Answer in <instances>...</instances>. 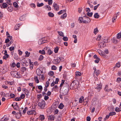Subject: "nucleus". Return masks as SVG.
<instances>
[{
  "mask_svg": "<svg viewBox=\"0 0 121 121\" xmlns=\"http://www.w3.org/2000/svg\"><path fill=\"white\" fill-rule=\"evenodd\" d=\"M47 37H45L39 39L38 41V43L39 45H41L47 42Z\"/></svg>",
  "mask_w": 121,
  "mask_h": 121,
  "instance_id": "f257e3e1",
  "label": "nucleus"
},
{
  "mask_svg": "<svg viewBox=\"0 0 121 121\" xmlns=\"http://www.w3.org/2000/svg\"><path fill=\"white\" fill-rule=\"evenodd\" d=\"M45 105V102L44 100L42 101L41 102L38 103V105L41 109L44 108Z\"/></svg>",
  "mask_w": 121,
  "mask_h": 121,
  "instance_id": "f03ea898",
  "label": "nucleus"
},
{
  "mask_svg": "<svg viewBox=\"0 0 121 121\" xmlns=\"http://www.w3.org/2000/svg\"><path fill=\"white\" fill-rule=\"evenodd\" d=\"M53 7L55 10L57 11L59 10V6L56 3H54L53 4Z\"/></svg>",
  "mask_w": 121,
  "mask_h": 121,
  "instance_id": "7ed1b4c3",
  "label": "nucleus"
},
{
  "mask_svg": "<svg viewBox=\"0 0 121 121\" xmlns=\"http://www.w3.org/2000/svg\"><path fill=\"white\" fill-rule=\"evenodd\" d=\"M93 69L94 70V73H95L96 75L97 76H98L100 73V71L98 70H96V68L95 67L93 68Z\"/></svg>",
  "mask_w": 121,
  "mask_h": 121,
  "instance_id": "20e7f679",
  "label": "nucleus"
},
{
  "mask_svg": "<svg viewBox=\"0 0 121 121\" xmlns=\"http://www.w3.org/2000/svg\"><path fill=\"white\" fill-rule=\"evenodd\" d=\"M95 88L97 90V91H99L102 88V85L101 84H97L96 86L95 87Z\"/></svg>",
  "mask_w": 121,
  "mask_h": 121,
  "instance_id": "39448f33",
  "label": "nucleus"
},
{
  "mask_svg": "<svg viewBox=\"0 0 121 121\" xmlns=\"http://www.w3.org/2000/svg\"><path fill=\"white\" fill-rule=\"evenodd\" d=\"M27 113L28 115L33 114H36V112L35 110H33L28 111L27 112Z\"/></svg>",
  "mask_w": 121,
  "mask_h": 121,
  "instance_id": "423d86ee",
  "label": "nucleus"
},
{
  "mask_svg": "<svg viewBox=\"0 0 121 121\" xmlns=\"http://www.w3.org/2000/svg\"><path fill=\"white\" fill-rule=\"evenodd\" d=\"M78 21L79 23H86V20H85V19L84 17H79Z\"/></svg>",
  "mask_w": 121,
  "mask_h": 121,
  "instance_id": "0eeeda50",
  "label": "nucleus"
},
{
  "mask_svg": "<svg viewBox=\"0 0 121 121\" xmlns=\"http://www.w3.org/2000/svg\"><path fill=\"white\" fill-rule=\"evenodd\" d=\"M119 12H118L116 14V15H115L114 16V17H113L112 19V22H115V20L117 18V16L119 15Z\"/></svg>",
  "mask_w": 121,
  "mask_h": 121,
  "instance_id": "6e6552de",
  "label": "nucleus"
},
{
  "mask_svg": "<svg viewBox=\"0 0 121 121\" xmlns=\"http://www.w3.org/2000/svg\"><path fill=\"white\" fill-rule=\"evenodd\" d=\"M68 88H67V89H65L62 92L63 95L65 96L67 95L68 92Z\"/></svg>",
  "mask_w": 121,
  "mask_h": 121,
  "instance_id": "1a4fd4ad",
  "label": "nucleus"
},
{
  "mask_svg": "<svg viewBox=\"0 0 121 121\" xmlns=\"http://www.w3.org/2000/svg\"><path fill=\"white\" fill-rule=\"evenodd\" d=\"M22 116L21 111V110L19 111V112L17 113L16 115V117L18 118H19Z\"/></svg>",
  "mask_w": 121,
  "mask_h": 121,
  "instance_id": "9d476101",
  "label": "nucleus"
},
{
  "mask_svg": "<svg viewBox=\"0 0 121 121\" xmlns=\"http://www.w3.org/2000/svg\"><path fill=\"white\" fill-rule=\"evenodd\" d=\"M55 117L54 115H51L48 116V119L50 120H54Z\"/></svg>",
  "mask_w": 121,
  "mask_h": 121,
  "instance_id": "9b49d317",
  "label": "nucleus"
},
{
  "mask_svg": "<svg viewBox=\"0 0 121 121\" xmlns=\"http://www.w3.org/2000/svg\"><path fill=\"white\" fill-rule=\"evenodd\" d=\"M36 73L38 75H41V70L39 69H37L36 70Z\"/></svg>",
  "mask_w": 121,
  "mask_h": 121,
  "instance_id": "f8f14e48",
  "label": "nucleus"
},
{
  "mask_svg": "<svg viewBox=\"0 0 121 121\" xmlns=\"http://www.w3.org/2000/svg\"><path fill=\"white\" fill-rule=\"evenodd\" d=\"M108 85H106L105 87L104 88V90L106 91H107V92H109L110 91H112V89H108Z\"/></svg>",
  "mask_w": 121,
  "mask_h": 121,
  "instance_id": "ddd939ff",
  "label": "nucleus"
},
{
  "mask_svg": "<svg viewBox=\"0 0 121 121\" xmlns=\"http://www.w3.org/2000/svg\"><path fill=\"white\" fill-rule=\"evenodd\" d=\"M7 9L9 12H12L13 9V7L11 6H10L9 7H8Z\"/></svg>",
  "mask_w": 121,
  "mask_h": 121,
  "instance_id": "4468645a",
  "label": "nucleus"
},
{
  "mask_svg": "<svg viewBox=\"0 0 121 121\" xmlns=\"http://www.w3.org/2000/svg\"><path fill=\"white\" fill-rule=\"evenodd\" d=\"M110 41L109 39L107 38H105L103 39V41L104 43H108Z\"/></svg>",
  "mask_w": 121,
  "mask_h": 121,
  "instance_id": "2eb2a0df",
  "label": "nucleus"
},
{
  "mask_svg": "<svg viewBox=\"0 0 121 121\" xmlns=\"http://www.w3.org/2000/svg\"><path fill=\"white\" fill-rule=\"evenodd\" d=\"M65 12L66 10H61L58 13V14L59 15H60L63 13H65Z\"/></svg>",
  "mask_w": 121,
  "mask_h": 121,
  "instance_id": "dca6fc26",
  "label": "nucleus"
},
{
  "mask_svg": "<svg viewBox=\"0 0 121 121\" xmlns=\"http://www.w3.org/2000/svg\"><path fill=\"white\" fill-rule=\"evenodd\" d=\"M9 119L8 118H4L3 117L1 119L0 121H7Z\"/></svg>",
  "mask_w": 121,
  "mask_h": 121,
  "instance_id": "f3484780",
  "label": "nucleus"
},
{
  "mask_svg": "<svg viewBox=\"0 0 121 121\" xmlns=\"http://www.w3.org/2000/svg\"><path fill=\"white\" fill-rule=\"evenodd\" d=\"M84 97L82 96H81L79 99V102L80 103H82L84 101Z\"/></svg>",
  "mask_w": 121,
  "mask_h": 121,
  "instance_id": "a211bd4d",
  "label": "nucleus"
},
{
  "mask_svg": "<svg viewBox=\"0 0 121 121\" xmlns=\"http://www.w3.org/2000/svg\"><path fill=\"white\" fill-rule=\"evenodd\" d=\"M19 24H17L15 25V26L14 27V30H18L19 28Z\"/></svg>",
  "mask_w": 121,
  "mask_h": 121,
  "instance_id": "6ab92c4d",
  "label": "nucleus"
},
{
  "mask_svg": "<svg viewBox=\"0 0 121 121\" xmlns=\"http://www.w3.org/2000/svg\"><path fill=\"white\" fill-rule=\"evenodd\" d=\"M48 15L50 17H53L54 16V14L51 12H49L48 13Z\"/></svg>",
  "mask_w": 121,
  "mask_h": 121,
  "instance_id": "aec40b11",
  "label": "nucleus"
},
{
  "mask_svg": "<svg viewBox=\"0 0 121 121\" xmlns=\"http://www.w3.org/2000/svg\"><path fill=\"white\" fill-rule=\"evenodd\" d=\"M25 15H23L20 17V20L21 21H24L25 19Z\"/></svg>",
  "mask_w": 121,
  "mask_h": 121,
  "instance_id": "412c9836",
  "label": "nucleus"
},
{
  "mask_svg": "<svg viewBox=\"0 0 121 121\" xmlns=\"http://www.w3.org/2000/svg\"><path fill=\"white\" fill-rule=\"evenodd\" d=\"M57 32L60 36H61L62 37L64 36V33L62 32L61 31H58Z\"/></svg>",
  "mask_w": 121,
  "mask_h": 121,
  "instance_id": "4be33fe9",
  "label": "nucleus"
},
{
  "mask_svg": "<svg viewBox=\"0 0 121 121\" xmlns=\"http://www.w3.org/2000/svg\"><path fill=\"white\" fill-rule=\"evenodd\" d=\"M94 17L96 18H98L99 17V16L97 13H95L94 15Z\"/></svg>",
  "mask_w": 121,
  "mask_h": 121,
  "instance_id": "5701e85b",
  "label": "nucleus"
},
{
  "mask_svg": "<svg viewBox=\"0 0 121 121\" xmlns=\"http://www.w3.org/2000/svg\"><path fill=\"white\" fill-rule=\"evenodd\" d=\"M64 106L63 104L62 103H60L58 106V108L61 109H62Z\"/></svg>",
  "mask_w": 121,
  "mask_h": 121,
  "instance_id": "b1692460",
  "label": "nucleus"
},
{
  "mask_svg": "<svg viewBox=\"0 0 121 121\" xmlns=\"http://www.w3.org/2000/svg\"><path fill=\"white\" fill-rule=\"evenodd\" d=\"M39 118L41 120L43 121L45 117L43 115H42L40 116Z\"/></svg>",
  "mask_w": 121,
  "mask_h": 121,
  "instance_id": "393cba45",
  "label": "nucleus"
},
{
  "mask_svg": "<svg viewBox=\"0 0 121 121\" xmlns=\"http://www.w3.org/2000/svg\"><path fill=\"white\" fill-rule=\"evenodd\" d=\"M44 5V4L43 3H37V6L38 7H41Z\"/></svg>",
  "mask_w": 121,
  "mask_h": 121,
  "instance_id": "a878e982",
  "label": "nucleus"
},
{
  "mask_svg": "<svg viewBox=\"0 0 121 121\" xmlns=\"http://www.w3.org/2000/svg\"><path fill=\"white\" fill-rule=\"evenodd\" d=\"M67 16V14L66 13H64L61 16V18L63 19L65 18Z\"/></svg>",
  "mask_w": 121,
  "mask_h": 121,
  "instance_id": "bb28decb",
  "label": "nucleus"
},
{
  "mask_svg": "<svg viewBox=\"0 0 121 121\" xmlns=\"http://www.w3.org/2000/svg\"><path fill=\"white\" fill-rule=\"evenodd\" d=\"M9 56V55L8 54H6L5 55L3 56V58L4 59L6 60Z\"/></svg>",
  "mask_w": 121,
  "mask_h": 121,
  "instance_id": "cd10ccee",
  "label": "nucleus"
},
{
  "mask_svg": "<svg viewBox=\"0 0 121 121\" xmlns=\"http://www.w3.org/2000/svg\"><path fill=\"white\" fill-rule=\"evenodd\" d=\"M34 79L35 80L37 83H39V80L38 78L36 76H35Z\"/></svg>",
  "mask_w": 121,
  "mask_h": 121,
  "instance_id": "c85d7f7f",
  "label": "nucleus"
},
{
  "mask_svg": "<svg viewBox=\"0 0 121 121\" xmlns=\"http://www.w3.org/2000/svg\"><path fill=\"white\" fill-rule=\"evenodd\" d=\"M84 18L85 19V20L86 21V23H88L90 21V19L89 17H84Z\"/></svg>",
  "mask_w": 121,
  "mask_h": 121,
  "instance_id": "c756f323",
  "label": "nucleus"
},
{
  "mask_svg": "<svg viewBox=\"0 0 121 121\" xmlns=\"http://www.w3.org/2000/svg\"><path fill=\"white\" fill-rule=\"evenodd\" d=\"M39 52L40 53L42 54H45V51L43 50H40L39 51Z\"/></svg>",
  "mask_w": 121,
  "mask_h": 121,
  "instance_id": "7c9ffc66",
  "label": "nucleus"
},
{
  "mask_svg": "<svg viewBox=\"0 0 121 121\" xmlns=\"http://www.w3.org/2000/svg\"><path fill=\"white\" fill-rule=\"evenodd\" d=\"M98 32L99 30H98L97 28H96L94 29V33L95 35H96Z\"/></svg>",
  "mask_w": 121,
  "mask_h": 121,
  "instance_id": "2f4dec72",
  "label": "nucleus"
},
{
  "mask_svg": "<svg viewBox=\"0 0 121 121\" xmlns=\"http://www.w3.org/2000/svg\"><path fill=\"white\" fill-rule=\"evenodd\" d=\"M52 52L48 48V50L47 51V52L48 53L49 55H50L51 54H52Z\"/></svg>",
  "mask_w": 121,
  "mask_h": 121,
  "instance_id": "473e14b6",
  "label": "nucleus"
},
{
  "mask_svg": "<svg viewBox=\"0 0 121 121\" xmlns=\"http://www.w3.org/2000/svg\"><path fill=\"white\" fill-rule=\"evenodd\" d=\"M54 73V72L53 71H51L49 72L48 74L49 75L51 76H53Z\"/></svg>",
  "mask_w": 121,
  "mask_h": 121,
  "instance_id": "72a5a7b5",
  "label": "nucleus"
},
{
  "mask_svg": "<svg viewBox=\"0 0 121 121\" xmlns=\"http://www.w3.org/2000/svg\"><path fill=\"white\" fill-rule=\"evenodd\" d=\"M59 50V48L56 47L54 49V51L55 53H57L58 52Z\"/></svg>",
  "mask_w": 121,
  "mask_h": 121,
  "instance_id": "f704fd0d",
  "label": "nucleus"
},
{
  "mask_svg": "<svg viewBox=\"0 0 121 121\" xmlns=\"http://www.w3.org/2000/svg\"><path fill=\"white\" fill-rule=\"evenodd\" d=\"M121 36V33H119L117 34V39H120Z\"/></svg>",
  "mask_w": 121,
  "mask_h": 121,
  "instance_id": "c9c22d12",
  "label": "nucleus"
},
{
  "mask_svg": "<svg viewBox=\"0 0 121 121\" xmlns=\"http://www.w3.org/2000/svg\"><path fill=\"white\" fill-rule=\"evenodd\" d=\"M93 14V13L92 12L89 13L88 12L87 13V15L90 17H91Z\"/></svg>",
  "mask_w": 121,
  "mask_h": 121,
  "instance_id": "e433bc0d",
  "label": "nucleus"
},
{
  "mask_svg": "<svg viewBox=\"0 0 121 121\" xmlns=\"http://www.w3.org/2000/svg\"><path fill=\"white\" fill-rule=\"evenodd\" d=\"M58 87L56 85L52 88V89L54 90L55 91H56L57 90L56 89L57 88L58 89Z\"/></svg>",
  "mask_w": 121,
  "mask_h": 121,
  "instance_id": "4c0bfd02",
  "label": "nucleus"
},
{
  "mask_svg": "<svg viewBox=\"0 0 121 121\" xmlns=\"http://www.w3.org/2000/svg\"><path fill=\"white\" fill-rule=\"evenodd\" d=\"M62 40V39L61 37H58L57 39V42L59 43Z\"/></svg>",
  "mask_w": 121,
  "mask_h": 121,
  "instance_id": "58836bf2",
  "label": "nucleus"
},
{
  "mask_svg": "<svg viewBox=\"0 0 121 121\" xmlns=\"http://www.w3.org/2000/svg\"><path fill=\"white\" fill-rule=\"evenodd\" d=\"M76 75L77 76L81 75V73L79 72H77L75 73Z\"/></svg>",
  "mask_w": 121,
  "mask_h": 121,
  "instance_id": "ea45409f",
  "label": "nucleus"
},
{
  "mask_svg": "<svg viewBox=\"0 0 121 121\" xmlns=\"http://www.w3.org/2000/svg\"><path fill=\"white\" fill-rule=\"evenodd\" d=\"M43 56L42 55H41L39 57V60L40 61L42 60L43 59Z\"/></svg>",
  "mask_w": 121,
  "mask_h": 121,
  "instance_id": "a19ab883",
  "label": "nucleus"
},
{
  "mask_svg": "<svg viewBox=\"0 0 121 121\" xmlns=\"http://www.w3.org/2000/svg\"><path fill=\"white\" fill-rule=\"evenodd\" d=\"M101 38V36L100 35H99L98 36L96 40L98 41H99L100 40Z\"/></svg>",
  "mask_w": 121,
  "mask_h": 121,
  "instance_id": "79ce46f5",
  "label": "nucleus"
},
{
  "mask_svg": "<svg viewBox=\"0 0 121 121\" xmlns=\"http://www.w3.org/2000/svg\"><path fill=\"white\" fill-rule=\"evenodd\" d=\"M7 4L6 3H4L2 4V6L4 8H5L7 7Z\"/></svg>",
  "mask_w": 121,
  "mask_h": 121,
  "instance_id": "37998d69",
  "label": "nucleus"
},
{
  "mask_svg": "<svg viewBox=\"0 0 121 121\" xmlns=\"http://www.w3.org/2000/svg\"><path fill=\"white\" fill-rule=\"evenodd\" d=\"M116 113L115 112H110L109 114V115L110 116H112L113 115H115Z\"/></svg>",
  "mask_w": 121,
  "mask_h": 121,
  "instance_id": "c03bdc74",
  "label": "nucleus"
},
{
  "mask_svg": "<svg viewBox=\"0 0 121 121\" xmlns=\"http://www.w3.org/2000/svg\"><path fill=\"white\" fill-rule=\"evenodd\" d=\"M63 37V39L64 41H66L68 40V38L66 36Z\"/></svg>",
  "mask_w": 121,
  "mask_h": 121,
  "instance_id": "a18cd8bd",
  "label": "nucleus"
},
{
  "mask_svg": "<svg viewBox=\"0 0 121 121\" xmlns=\"http://www.w3.org/2000/svg\"><path fill=\"white\" fill-rule=\"evenodd\" d=\"M13 5H14V7L16 8H17L18 7V6L17 3L16 2H14L13 3Z\"/></svg>",
  "mask_w": 121,
  "mask_h": 121,
  "instance_id": "49530a36",
  "label": "nucleus"
},
{
  "mask_svg": "<svg viewBox=\"0 0 121 121\" xmlns=\"http://www.w3.org/2000/svg\"><path fill=\"white\" fill-rule=\"evenodd\" d=\"M121 81V78H117L116 81L118 82L119 83V82Z\"/></svg>",
  "mask_w": 121,
  "mask_h": 121,
  "instance_id": "de8ad7c7",
  "label": "nucleus"
},
{
  "mask_svg": "<svg viewBox=\"0 0 121 121\" xmlns=\"http://www.w3.org/2000/svg\"><path fill=\"white\" fill-rule=\"evenodd\" d=\"M48 3L49 5H51L52 3V0H48Z\"/></svg>",
  "mask_w": 121,
  "mask_h": 121,
  "instance_id": "09e8293b",
  "label": "nucleus"
},
{
  "mask_svg": "<svg viewBox=\"0 0 121 121\" xmlns=\"http://www.w3.org/2000/svg\"><path fill=\"white\" fill-rule=\"evenodd\" d=\"M14 108L15 110H18L19 109V108L18 106L14 107Z\"/></svg>",
  "mask_w": 121,
  "mask_h": 121,
  "instance_id": "8fccbe9b",
  "label": "nucleus"
},
{
  "mask_svg": "<svg viewBox=\"0 0 121 121\" xmlns=\"http://www.w3.org/2000/svg\"><path fill=\"white\" fill-rule=\"evenodd\" d=\"M115 110L116 112H119L121 111L120 109L118 107L116 108Z\"/></svg>",
  "mask_w": 121,
  "mask_h": 121,
  "instance_id": "3c124183",
  "label": "nucleus"
},
{
  "mask_svg": "<svg viewBox=\"0 0 121 121\" xmlns=\"http://www.w3.org/2000/svg\"><path fill=\"white\" fill-rule=\"evenodd\" d=\"M28 108L27 107H25V108L24 109L23 111V113H25L26 112V111L28 110Z\"/></svg>",
  "mask_w": 121,
  "mask_h": 121,
  "instance_id": "603ef678",
  "label": "nucleus"
},
{
  "mask_svg": "<svg viewBox=\"0 0 121 121\" xmlns=\"http://www.w3.org/2000/svg\"><path fill=\"white\" fill-rule=\"evenodd\" d=\"M21 71L23 72L26 70V69L25 67H23L21 68Z\"/></svg>",
  "mask_w": 121,
  "mask_h": 121,
  "instance_id": "864d4df0",
  "label": "nucleus"
},
{
  "mask_svg": "<svg viewBox=\"0 0 121 121\" xmlns=\"http://www.w3.org/2000/svg\"><path fill=\"white\" fill-rule=\"evenodd\" d=\"M25 53L26 56L28 57H29V56L30 54V52H28L27 51H26L25 52Z\"/></svg>",
  "mask_w": 121,
  "mask_h": 121,
  "instance_id": "5fc2aeb1",
  "label": "nucleus"
},
{
  "mask_svg": "<svg viewBox=\"0 0 121 121\" xmlns=\"http://www.w3.org/2000/svg\"><path fill=\"white\" fill-rule=\"evenodd\" d=\"M56 67L54 65L52 66V70H56Z\"/></svg>",
  "mask_w": 121,
  "mask_h": 121,
  "instance_id": "6e6d98bb",
  "label": "nucleus"
},
{
  "mask_svg": "<svg viewBox=\"0 0 121 121\" xmlns=\"http://www.w3.org/2000/svg\"><path fill=\"white\" fill-rule=\"evenodd\" d=\"M47 8H48V10L50 11L51 10V8L50 6L49 5H47L46 6Z\"/></svg>",
  "mask_w": 121,
  "mask_h": 121,
  "instance_id": "4d7b16f0",
  "label": "nucleus"
},
{
  "mask_svg": "<svg viewBox=\"0 0 121 121\" xmlns=\"http://www.w3.org/2000/svg\"><path fill=\"white\" fill-rule=\"evenodd\" d=\"M16 66V64L14 62H13L12 63L11 67H14Z\"/></svg>",
  "mask_w": 121,
  "mask_h": 121,
  "instance_id": "13d9d810",
  "label": "nucleus"
},
{
  "mask_svg": "<svg viewBox=\"0 0 121 121\" xmlns=\"http://www.w3.org/2000/svg\"><path fill=\"white\" fill-rule=\"evenodd\" d=\"M100 4H98L97 5L95 6L94 7V9L95 10H96L97 8H98V7H99V5Z\"/></svg>",
  "mask_w": 121,
  "mask_h": 121,
  "instance_id": "bf43d9fd",
  "label": "nucleus"
},
{
  "mask_svg": "<svg viewBox=\"0 0 121 121\" xmlns=\"http://www.w3.org/2000/svg\"><path fill=\"white\" fill-rule=\"evenodd\" d=\"M88 99L86 98L85 99V100H84V101L83 102L84 103H86V104L87 103V102H88Z\"/></svg>",
  "mask_w": 121,
  "mask_h": 121,
  "instance_id": "052dcab7",
  "label": "nucleus"
},
{
  "mask_svg": "<svg viewBox=\"0 0 121 121\" xmlns=\"http://www.w3.org/2000/svg\"><path fill=\"white\" fill-rule=\"evenodd\" d=\"M10 96L11 98H13L15 97V95L14 94L11 93L10 95Z\"/></svg>",
  "mask_w": 121,
  "mask_h": 121,
  "instance_id": "680f3d73",
  "label": "nucleus"
},
{
  "mask_svg": "<svg viewBox=\"0 0 121 121\" xmlns=\"http://www.w3.org/2000/svg\"><path fill=\"white\" fill-rule=\"evenodd\" d=\"M24 93L26 95H29V92L27 90V91H25Z\"/></svg>",
  "mask_w": 121,
  "mask_h": 121,
  "instance_id": "e2e57ef3",
  "label": "nucleus"
},
{
  "mask_svg": "<svg viewBox=\"0 0 121 121\" xmlns=\"http://www.w3.org/2000/svg\"><path fill=\"white\" fill-rule=\"evenodd\" d=\"M59 81V79L58 78H56V79L55 81V84H57L58 83V82Z\"/></svg>",
  "mask_w": 121,
  "mask_h": 121,
  "instance_id": "0e129e2a",
  "label": "nucleus"
},
{
  "mask_svg": "<svg viewBox=\"0 0 121 121\" xmlns=\"http://www.w3.org/2000/svg\"><path fill=\"white\" fill-rule=\"evenodd\" d=\"M10 41V40L9 39V38H7L5 40V43H7L9 41Z\"/></svg>",
  "mask_w": 121,
  "mask_h": 121,
  "instance_id": "69168bd1",
  "label": "nucleus"
},
{
  "mask_svg": "<svg viewBox=\"0 0 121 121\" xmlns=\"http://www.w3.org/2000/svg\"><path fill=\"white\" fill-rule=\"evenodd\" d=\"M91 118L90 117L88 116L87 117L86 120L87 121H91Z\"/></svg>",
  "mask_w": 121,
  "mask_h": 121,
  "instance_id": "338daca9",
  "label": "nucleus"
},
{
  "mask_svg": "<svg viewBox=\"0 0 121 121\" xmlns=\"http://www.w3.org/2000/svg\"><path fill=\"white\" fill-rule=\"evenodd\" d=\"M25 97V95L24 94H22L20 96V97L22 99H23Z\"/></svg>",
  "mask_w": 121,
  "mask_h": 121,
  "instance_id": "774afa93",
  "label": "nucleus"
}]
</instances>
